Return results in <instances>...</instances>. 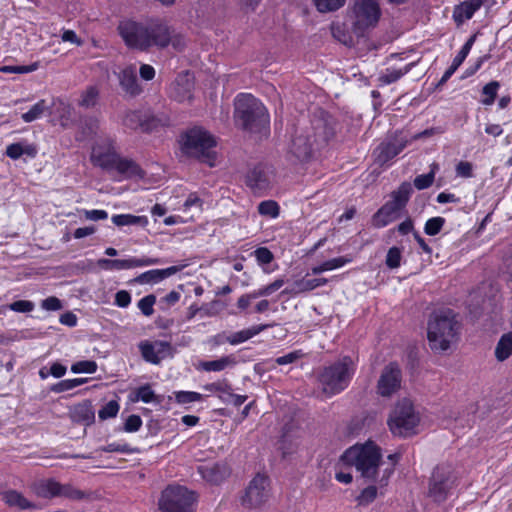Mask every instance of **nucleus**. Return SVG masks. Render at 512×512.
Here are the masks:
<instances>
[{
  "label": "nucleus",
  "instance_id": "obj_1",
  "mask_svg": "<svg viewBox=\"0 0 512 512\" xmlns=\"http://www.w3.org/2000/svg\"><path fill=\"white\" fill-rule=\"evenodd\" d=\"M117 30L125 45L139 51H149L151 48L164 49L169 45L175 50L186 46L184 35L175 31L161 18H147L140 21L123 19Z\"/></svg>",
  "mask_w": 512,
  "mask_h": 512
},
{
  "label": "nucleus",
  "instance_id": "obj_2",
  "mask_svg": "<svg viewBox=\"0 0 512 512\" xmlns=\"http://www.w3.org/2000/svg\"><path fill=\"white\" fill-rule=\"evenodd\" d=\"M342 460L348 465L355 466L363 478L375 481L381 488L388 484L393 473V468H385L382 476L377 478L383 461L380 448L372 441L350 447L342 455Z\"/></svg>",
  "mask_w": 512,
  "mask_h": 512
},
{
  "label": "nucleus",
  "instance_id": "obj_3",
  "mask_svg": "<svg viewBox=\"0 0 512 512\" xmlns=\"http://www.w3.org/2000/svg\"><path fill=\"white\" fill-rule=\"evenodd\" d=\"M356 372V363L350 356L324 366L318 373V385L326 397H332L347 389Z\"/></svg>",
  "mask_w": 512,
  "mask_h": 512
},
{
  "label": "nucleus",
  "instance_id": "obj_4",
  "mask_svg": "<svg viewBox=\"0 0 512 512\" xmlns=\"http://www.w3.org/2000/svg\"><path fill=\"white\" fill-rule=\"evenodd\" d=\"M179 142L183 155L195 158L210 167L216 166V139L207 130L201 127L191 128L181 135Z\"/></svg>",
  "mask_w": 512,
  "mask_h": 512
},
{
  "label": "nucleus",
  "instance_id": "obj_5",
  "mask_svg": "<svg viewBox=\"0 0 512 512\" xmlns=\"http://www.w3.org/2000/svg\"><path fill=\"white\" fill-rule=\"evenodd\" d=\"M460 325L451 310L440 311L428 322V341L432 350L446 351L458 340Z\"/></svg>",
  "mask_w": 512,
  "mask_h": 512
},
{
  "label": "nucleus",
  "instance_id": "obj_6",
  "mask_svg": "<svg viewBox=\"0 0 512 512\" xmlns=\"http://www.w3.org/2000/svg\"><path fill=\"white\" fill-rule=\"evenodd\" d=\"M234 120L246 131H255L269 122L265 106L253 95L241 93L234 100Z\"/></svg>",
  "mask_w": 512,
  "mask_h": 512
},
{
  "label": "nucleus",
  "instance_id": "obj_7",
  "mask_svg": "<svg viewBox=\"0 0 512 512\" xmlns=\"http://www.w3.org/2000/svg\"><path fill=\"white\" fill-rule=\"evenodd\" d=\"M381 16L380 0H353L349 10L352 31L357 36H365L377 27Z\"/></svg>",
  "mask_w": 512,
  "mask_h": 512
},
{
  "label": "nucleus",
  "instance_id": "obj_8",
  "mask_svg": "<svg viewBox=\"0 0 512 512\" xmlns=\"http://www.w3.org/2000/svg\"><path fill=\"white\" fill-rule=\"evenodd\" d=\"M313 137L308 132L298 133L292 140L291 152L300 160L307 159L313 146L326 143L333 136V128L324 119L313 121Z\"/></svg>",
  "mask_w": 512,
  "mask_h": 512
},
{
  "label": "nucleus",
  "instance_id": "obj_9",
  "mask_svg": "<svg viewBox=\"0 0 512 512\" xmlns=\"http://www.w3.org/2000/svg\"><path fill=\"white\" fill-rule=\"evenodd\" d=\"M420 415L409 399L399 401L391 411L388 426L393 435L408 437L417 433Z\"/></svg>",
  "mask_w": 512,
  "mask_h": 512
},
{
  "label": "nucleus",
  "instance_id": "obj_10",
  "mask_svg": "<svg viewBox=\"0 0 512 512\" xmlns=\"http://www.w3.org/2000/svg\"><path fill=\"white\" fill-rule=\"evenodd\" d=\"M413 192L408 182H403L397 190L390 195L387 201L373 216L372 223L376 228H382L400 217L401 211L405 208Z\"/></svg>",
  "mask_w": 512,
  "mask_h": 512
},
{
  "label": "nucleus",
  "instance_id": "obj_11",
  "mask_svg": "<svg viewBox=\"0 0 512 512\" xmlns=\"http://www.w3.org/2000/svg\"><path fill=\"white\" fill-rule=\"evenodd\" d=\"M271 497L270 481L267 476L257 474L246 487L240 498L241 506L247 510L260 511Z\"/></svg>",
  "mask_w": 512,
  "mask_h": 512
},
{
  "label": "nucleus",
  "instance_id": "obj_12",
  "mask_svg": "<svg viewBox=\"0 0 512 512\" xmlns=\"http://www.w3.org/2000/svg\"><path fill=\"white\" fill-rule=\"evenodd\" d=\"M193 493L182 486H169L159 499L160 512H192Z\"/></svg>",
  "mask_w": 512,
  "mask_h": 512
},
{
  "label": "nucleus",
  "instance_id": "obj_13",
  "mask_svg": "<svg viewBox=\"0 0 512 512\" xmlns=\"http://www.w3.org/2000/svg\"><path fill=\"white\" fill-rule=\"evenodd\" d=\"M430 132L425 130L422 133L415 134L411 139L403 136L401 133L386 138L373 151V157L377 164L384 165L396 157L411 140L419 139L422 136H428Z\"/></svg>",
  "mask_w": 512,
  "mask_h": 512
},
{
  "label": "nucleus",
  "instance_id": "obj_14",
  "mask_svg": "<svg viewBox=\"0 0 512 512\" xmlns=\"http://www.w3.org/2000/svg\"><path fill=\"white\" fill-rule=\"evenodd\" d=\"M114 139L108 136H100L92 146L90 160L94 166L111 171L119 159Z\"/></svg>",
  "mask_w": 512,
  "mask_h": 512
},
{
  "label": "nucleus",
  "instance_id": "obj_15",
  "mask_svg": "<svg viewBox=\"0 0 512 512\" xmlns=\"http://www.w3.org/2000/svg\"><path fill=\"white\" fill-rule=\"evenodd\" d=\"M402 373L396 363L384 367L377 382V394L391 397L401 388Z\"/></svg>",
  "mask_w": 512,
  "mask_h": 512
},
{
  "label": "nucleus",
  "instance_id": "obj_16",
  "mask_svg": "<svg viewBox=\"0 0 512 512\" xmlns=\"http://www.w3.org/2000/svg\"><path fill=\"white\" fill-rule=\"evenodd\" d=\"M139 350L143 359L151 364H159L163 359L171 357L173 354L172 346L166 341H141Z\"/></svg>",
  "mask_w": 512,
  "mask_h": 512
},
{
  "label": "nucleus",
  "instance_id": "obj_17",
  "mask_svg": "<svg viewBox=\"0 0 512 512\" xmlns=\"http://www.w3.org/2000/svg\"><path fill=\"white\" fill-rule=\"evenodd\" d=\"M452 484L453 480L450 476V472L443 467H437L431 478L429 493L435 501H443L448 491L451 489Z\"/></svg>",
  "mask_w": 512,
  "mask_h": 512
},
{
  "label": "nucleus",
  "instance_id": "obj_18",
  "mask_svg": "<svg viewBox=\"0 0 512 512\" xmlns=\"http://www.w3.org/2000/svg\"><path fill=\"white\" fill-rule=\"evenodd\" d=\"M153 258H129V259H99L97 264L104 270H128L136 267H144L156 264Z\"/></svg>",
  "mask_w": 512,
  "mask_h": 512
},
{
  "label": "nucleus",
  "instance_id": "obj_19",
  "mask_svg": "<svg viewBox=\"0 0 512 512\" xmlns=\"http://www.w3.org/2000/svg\"><path fill=\"white\" fill-rule=\"evenodd\" d=\"M194 88V77L189 72L180 73L170 85V96L178 102L190 101Z\"/></svg>",
  "mask_w": 512,
  "mask_h": 512
},
{
  "label": "nucleus",
  "instance_id": "obj_20",
  "mask_svg": "<svg viewBox=\"0 0 512 512\" xmlns=\"http://www.w3.org/2000/svg\"><path fill=\"white\" fill-rule=\"evenodd\" d=\"M198 472L204 480L212 484L222 482L230 471L224 463L208 462L198 466Z\"/></svg>",
  "mask_w": 512,
  "mask_h": 512
},
{
  "label": "nucleus",
  "instance_id": "obj_21",
  "mask_svg": "<svg viewBox=\"0 0 512 512\" xmlns=\"http://www.w3.org/2000/svg\"><path fill=\"white\" fill-rule=\"evenodd\" d=\"M270 326L271 325H269V324L256 325V326H252L248 329H244V330L235 332L229 336H226L224 334H219V335H217V341H218V343L228 342L231 345H237V344L243 343V342L251 339L252 337L258 335L259 333L266 330Z\"/></svg>",
  "mask_w": 512,
  "mask_h": 512
},
{
  "label": "nucleus",
  "instance_id": "obj_22",
  "mask_svg": "<svg viewBox=\"0 0 512 512\" xmlns=\"http://www.w3.org/2000/svg\"><path fill=\"white\" fill-rule=\"evenodd\" d=\"M119 82L122 89L131 96L140 94L141 87L136 76V67L133 65L125 67L119 74Z\"/></svg>",
  "mask_w": 512,
  "mask_h": 512
},
{
  "label": "nucleus",
  "instance_id": "obj_23",
  "mask_svg": "<svg viewBox=\"0 0 512 512\" xmlns=\"http://www.w3.org/2000/svg\"><path fill=\"white\" fill-rule=\"evenodd\" d=\"M123 178L126 179H142L145 176V172L140 166L131 159L119 157L114 164V169Z\"/></svg>",
  "mask_w": 512,
  "mask_h": 512
},
{
  "label": "nucleus",
  "instance_id": "obj_24",
  "mask_svg": "<svg viewBox=\"0 0 512 512\" xmlns=\"http://www.w3.org/2000/svg\"><path fill=\"white\" fill-rule=\"evenodd\" d=\"M1 498L9 507L18 510H31L36 507L33 502L16 490L9 489L3 491L1 493Z\"/></svg>",
  "mask_w": 512,
  "mask_h": 512
},
{
  "label": "nucleus",
  "instance_id": "obj_25",
  "mask_svg": "<svg viewBox=\"0 0 512 512\" xmlns=\"http://www.w3.org/2000/svg\"><path fill=\"white\" fill-rule=\"evenodd\" d=\"M481 6L482 4L479 0H463L455 6L453 18L458 24H461L472 18L474 13L479 10Z\"/></svg>",
  "mask_w": 512,
  "mask_h": 512
},
{
  "label": "nucleus",
  "instance_id": "obj_26",
  "mask_svg": "<svg viewBox=\"0 0 512 512\" xmlns=\"http://www.w3.org/2000/svg\"><path fill=\"white\" fill-rule=\"evenodd\" d=\"M235 364V357L227 355L215 360L201 361L196 368L206 372H220L233 367Z\"/></svg>",
  "mask_w": 512,
  "mask_h": 512
},
{
  "label": "nucleus",
  "instance_id": "obj_27",
  "mask_svg": "<svg viewBox=\"0 0 512 512\" xmlns=\"http://www.w3.org/2000/svg\"><path fill=\"white\" fill-rule=\"evenodd\" d=\"M6 155L13 160H17L24 155L34 158L37 155V147L27 141L12 143L6 147Z\"/></svg>",
  "mask_w": 512,
  "mask_h": 512
},
{
  "label": "nucleus",
  "instance_id": "obj_28",
  "mask_svg": "<svg viewBox=\"0 0 512 512\" xmlns=\"http://www.w3.org/2000/svg\"><path fill=\"white\" fill-rule=\"evenodd\" d=\"M476 39V35H472L467 42L463 45L459 53L456 55V57L453 59L451 66L445 71L443 74L440 83L446 82L458 69V67L463 63V61L466 59L467 55L469 54L474 42Z\"/></svg>",
  "mask_w": 512,
  "mask_h": 512
},
{
  "label": "nucleus",
  "instance_id": "obj_29",
  "mask_svg": "<svg viewBox=\"0 0 512 512\" xmlns=\"http://www.w3.org/2000/svg\"><path fill=\"white\" fill-rule=\"evenodd\" d=\"M73 421L89 424L94 421L95 413L90 401L74 405L70 410Z\"/></svg>",
  "mask_w": 512,
  "mask_h": 512
},
{
  "label": "nucleus",
  "instance_id": "obj_30",
  "mask_svg": "<svg viewBox=\"0 0 512 512\" xmlns=\"http://www.w3.org/2000/svg\"><path fill=\"white\" fill-rule=\"evenodd\" d=\"M33 491L43 498L57 497L60 493V483L53 479L40 480L34 483Z\"/></svg>",
  "mask_w": 512,
  "mask_h": 512
},
{
  "label": "nucleus",
  "instance_id": "obj_31",
  "mask_svg": "<svg viewBox=\"0 0 512 512\" xmlns=\"http://www.w3.org/2000/svg\"><path fill=\"white\" fill-rule=\"evenodd\" d=\"M247 183L252 189L262 191L269 187L270 180L263 169L255 168L249 173Z\"/></svg>",
  "mask_w": 512,
  "mask_h": 512
},
{
  "label": "nucleus",
  "instance_id": "obj_32",
  "mask_svg": "<svg viewBox=\"0 0 512 512\" xmlns=\"http://www.w3.org/2000/svg\"><path fill=\"white\" fill-rule=\"evenodd\" d=\"M352 261V258L349 256H340L336 257L327 261H324L323 263L312 267L311 272L314 275L321 274L326 271H331L334 269L341 268L345 266L346 264H349Z\"/></svg>",
  "mask_w": 512,
  "mask_h": 512
},
{
  "label": "nucleus",
  "instance_id": "obj_33",
  "mask_svg": "<svg viewBox=\"0 0 512 512\" xmlns=\"http://www.w3.org/2000/svg\"><path fill=\"white\" fill-rule=\"evenodd\" d=\"M113 224L116 226H141L146 227L148 225V218L146 216H136L132 214H117L111 218Z\"/></svg>",
  "mask_w": 512,
  "mask_h": 512
},
{
  "label": "nucleus",
  "instance_id": "obj_34",
  "mask_svg": "<svg viewBox=\"0 0 512 512\" xmlns=\"http://www.w3.org/2000/svg\"><path fill=\"white\" fill-rule=\"evenodd\" d=\"M131 402L142 401L144 403L159 402L157 396L149 384L142 385L135 389L130 395Z\"/></svg>",
  "mask_w": 512,
  "mask_h": 512
},
{
  "label": "nucleus",
  "instance_id": "obj_35",
  "mask_svg": "<svg viewBox=\"0 0 512 512\" xmlns=\"http://www.w3.org/2000/svg\"><path fill=\"white\" fill-rule=\"evenodd\" d=\"M512 354V332L501 336L495 348L497 360L504 361Z\"/></svg>",
  "mask_w": 512,
  "mask_h": 512
},
{
  "label": "nucleus",
  "instance_id": "obj_36",
  "mask_svg": "<svg viewBox=\"0 0 512 512\" xmlns=\"http://www.w3.org/2000/svg\"><path fill=\"white\" fill-rule=\"evenodd\" d=\"M315 289L313 278H302L294 281L291 286L285 288L282 294L298 295Z\"/></svg>",
  "mask_w": 512,
  "mask_h": 512
},
{
  "label": "nucleus",
  "instance_id": "obj_37",
  "mask_svg": "<svg viewBox=\"0 0 512 512\" xmlns=\"http://www.w3.org/2000/svg\"><path fill=\"white\" fill-rule=\"evenodd\" d=\"M184 213H190V219H193L195 215H199L203 210V201L197 195V193H190L185 200L182 209Z\"/></svg>",
  "mask_w": 512,
  "mask_h": 512
},
{
  "label": "nucleus",
  "instance_id": "obj_38",
  "mask_svg": "<svg viewBox=\"0 0 512 512\" xmlns=\"http://www.w3.org/2000/svg\"><path fill=\"white\" fill-rule=\"evenodd\" d=\"M122 125L130 130L145 128V118L140 111H127L122 117Z\"/></svg>",
  "mask_w": 512,
  "mask_h": 512
},
{
  "label": "nucleus",
  "instance_id": "obj_39",
  "mask_svg": "<svg viewBox=\"0 0 512 512\" xmlns=\"http://www.w3.org/2000/svg\"><path fill=\"white\" fill-rule=\"evenodd\" d=\"M413 64H408L404 68L396 69V68H390L386 69L384 73H382L379 77V81L382 84L389 85L391 83L396 82L399 80L402 76L407 74L410 69L412 68Z\"/></svg>",
  "mask_w": 512,
  "mask_h": 512
},
{
  "label": "nucleus",
  "instance_id": "obj_40",
  "mask_svg": "<svg viewBox=\"0 0 512 512\" xmlns=\"http://www.w3.org/2000/svg\"><path fill=\"white\" fill-rule=\"evenodd\" d=\"M47 109L46 101L42 99L35 103L29 111L23 113L21 117L24 122L30 123L41 118Z\"/></svg>",
  "mask_w": 512,
  "mask_h": 512
},
{
  "label": "nucleus",
  "instance_id": "obj_41",
  "mask_svg": "<svg viewBox=\"0 0 512 512\" xmlns=\"http://www.w3.org/2000/svg\"><path fill=\"white\" fill-rule=\"evenodd\" d=\"M280 207L276 201L273 200H265L259 203L258 212L260 215L269 217V218H277L279 216Z\"/></svg>",
  "mask_w": 512,
  "mask_h": 512
},
{
  "label": "nucleus",
  "instance_id": "obj_42",
  "mask_svg": "<svg viewBox=\"0 0 512 512\" xmlns=\"http://www.w3.org/2000/svg\"><path fill=\"white\" fill-rule=\"evenodd\" d=\"M204 395L194 391H176L174 392V399L178 404H189L193 402H200L204 399Z\"/></svg>",
  "mask_w": 512,
  "mask_h": 512
},
{
  "label": "nucleus",
  "instance_id": "obj_43",
  "mask_svg": "<svg viewBox=\"0 0 512 512\" xmlns=\"http://www.w3.org/2000/svg\"><path fill=\"white\" fill-rule=\"evenodd\" d=\"M346 0H313L317 10L322 13L332 12L344 6Z\"/></svg>",
  "mask_w": 512,
  "mask_h": 512
},
{
  "label": "nucleus",
  "instance_id": "obj_44",
  "mask_svg": "<svg viewBox=\"0 0 512 512\" xmlns=\"http://www.w3.org/2000/svg\"><path fill=\"white\" fill-rule=\"evenodd\" d=\"M499 86L497 81H491L483 87L482 94L484 98L481 101L482 104L489 106L494 103Z\"/></svg>",
  "mask_w": 512,
  "mask_h": 512
},
{
  "label": "nucleus",
  "instance_id": "obj_45",
  "mask_svg": "<svg viewBox=\"0 0 512 512\" xmlns=\"http://www.w3.org/2000/svg\"><path fill=\"white\" fill-rule=\"evenodd\" d=\"M98 99V90L95 87H88L81 95L79 105L85 108L93 107Z\"/></svg>",
  "mask_w": 512,
  "mask_h": 512
},
{
  "label": "nucleus",
  "instance_id": "obj_46",
  "mask_svg": "<svg viewBox=\"0 0 512 512\" xmlns=\"http://www.w3.org/2000/svg\"><path fill=\"white\" fill-rule=\"evenodd\" d=\"M119 409V403L116 400H111L99 410L98 416L101 420L114 418L117 416Z\"/></svg>",
  "mask_w": 512,
  "mask_h": 512
},
{
  "label": "nucleus",
  "instance_id": "obj_47",
  "mask_svg": "<svg viewBox=\"0 0 512 512\" xmlns=\"http://www.w3.org/2000/svg\"><path fill=\"white\" fill-rule=\"evenodd\" d=\"M97 367L98 366L95 361L83 360V361H78V362L74 363L71 366V371L76 374H78V373L92 374L97 371Z\"/></svg>",
  "mask_w": 512,
  "mask_h": 512
},
{
  "label": "nucleus",
  "instance_id": "obj_48",
  "mask_svg": "<svg viewBox=\"0 0 512 512\" xmlns=\"http://www.w3.org/2000/svg\"><path fill=\"white\" fill-rule=\"evenodd\" d=\"M444 224L445 219L443 217H432L426 221L424 231L427 235L430 236L437 235L441 231Z\"/></svg>",
  "mask_w": 512,
  "mask_h": 512
},
{
  "label": "nucleus",
  "instance_id": "obj_49",
  "mask_svg": "<svg viewBox=\"0 0 512 512\" xmlns=\"http://www.w3.org/2000/svg\"><path fill=\"white\" fill-rule=\"evenodd\" d=\"M378 486H368L366 487L365 489L362 490V492L360 493V495L357 497V501L360 505H368L370 504L371 502H373L377 495H378Z\"/></svg>",
  "mask_w": 512,
  "mask_h": 512
},
{
  "label": "nucleus",
  "instance_id": "obj_50",
  "mask_svg": "<svg viewBox=\"0 0 512 512\" xmlns=\"http://www.w3.org/2000/svg\"><path fill=\"white\" fill-rule=\"evenodd\" d=\"M401 259H402L401 249L398 247H391L387 252L385 262L389 268L395 269L401 265Z\"/></svg>",
  "mask_w": 512,
  "mask_h": 512
},
{
  "label": "nucleus",
  "instance_id": "obj_51",
  "mask_svg": "<svg viewBox=\"0 0 512 512\" xmlns=\"http://www.w3.org/2000/svg\"><path fill=\"white\" fill-rule=\"evenodd\" d=\"M162 279L160 269H153L140 274L136 278V282L140 284L158 283Z\"/></svg>",
  "mask_w": 512,
  "mask_h": 512
},
{
  "label": "nucleus",
  "instance_id": "obj_52",
  "mask_svg": "<svg viewBox=\"0 0 512 512\" xmlns=\"http://www.w3.org/2000/svg\"><path fill=\"white\" fill-rule=\"evenodd\" d=\"M284 284V279L279 278L273 281L272 283L255 290V292L258 298L270 296L274 292L278 291Z\"/></svg>",
  "mask_w": 512,
  "mask_h": 512
},
{
  "label": "nucleus",
  "instance_id": "obj_53",
  "mask_svg": "<svg viewBox=\"0 0 512 512\" xmlns=\"http://www.w3.org/2000/svg\"><path fill=\"white\" fill-rule=\"evenodd\" d=\"M203 389L209 393H220V396H225L226 393H230V385L225 381H218L209 383L203 386Z\"/></svg>",
  "mask_w": 512,
  "mask_h": 512
},
{
  "label": "nucleus",
  "instance_id": "obj_54",
  "mask_svg": "<svg viewBox=\"0 0 512 512\" xmlns=\"http://www.w3.org/2000/svg\"><path fill=\"white\" fill-rule=\"evenodd\" d=\"M155 302L156 297L154 295H147L138 301V308L145 316H150L154 312L153 306Z\"/></svg>",
  "mask_w": 512,
  "mask_h": 512
},
{
  "label": "nucleus",
  "instance_id": "obj_55",
  "mask_svg": "<svg viewBox=\"0 0 512 512\" xmlns=\"http://www.w3.org/2000/svg\"><path fill=\"white\" fill-rule=\"evenodd\" d=\"M38 68V64L34 63L31 65H21V66H2L0 67V71L3 73H18L25 74L35 71Z\"/></svg>",
  "mask_w": 512,
  "mask_h": 512
},
{
  "label": "nucleus",
  "instance_id": "obj_56",
  "mask_svg": "<svg viewBox=\"0 0 512 512\" xmlns=\"http://www.w3.org/2000/svg\"><path fill=\"white\" fill-rule=\"evenodd\" d=\"M254 256L260 265L269 264L274 259L273 253L266 247H259L254 251Z\"/></svg>",
  "mask_w": 512,
  "mask_h": 512
},
{
  "label": "nucleus",
  "instance_id": "obj_57",
  "mask_svg": "<svg viewBox=\"0 0 512 512\" xmlns=\"http://www.w3.org/2000/svg\"><path fill=\"white\" fill-rule=\"evenodd\" d=\"M35 305L33 302L28 300H18L13 303H11L8 308L12 311L19 312V313H28L33 311Z\"/></svg>",
  "mask_w": 512,
  "mask_h": 512
},
{
  "label": "nucleus",
  "instance_id": "obj_58",
  "mask_svg": "<svg viewBox=\"0 0 512 512\" xmlns=\"http://www.w3.org/2000/svg\"><path fill=\"white\" fill-rule=\"evenodd\" d=\"M59 496H63V497L73 499V500H78V499L83 498L84 493L70 485H61L60 484Z\"/></svg>",
  "mask_w": 512,
  "mask_h": 512
},
{
  "label": "nucleus",
  "instance_id": "obj_59",
  "mask_svg": "<svg viewBox=\"0 0 512 512\" xmlns=\"http://www.w3.org/2000/svg\"><path fill=\"white\" fill-rule=\"evenodd\" d=\"M433 182H434L433 173L422 174V175H418L414 179V186L418 190H424V189L429 188L433 184Z\"/></svg>",
  "mask_w": 512,
  "mask_h": 512
},
{
  "label": "nucleus",
  "instance_id": "obj_60",
  "mask_svg": "<svg viewBox=\"0 0 512 512\" xmlns=\"http://www.w3.org/2000/svg\"><path fill=\"white\" fill-rule=\"evenodd\" d=\"M142 426V419L138 415H130L124 424V430L126 432H136L138 431Z\"/></svg>",
  "mask_w": 512,
  "mask_h": 512
},
{
  "label": "nucleus",
  "instance_id": "obj_61",
  "mask_svg": "<svg viewBox=\"0 0 512 512\" xmlns=\"http://www.w3.org/2000/svg\"><path fill=\"white\" fill-rule=\"evenodd\" d=\"M303 356V353L300 350L290 352L286 355L280 356L276 358V363L278 365H287L296 362Z\"/></svg>",
  "mask_w": 512,
  "mask_h": 512
},
{
  "label": "nucleus",
  "instance_id": "obj_62",
  "mask_svg": "<svg viewBox=\"0 0 512 512\" xmlns=\"http://www.w3.org/2000/svg\"><path fill=\"white\" fill-rule=\"evenodd\" d=\"M257 298H258V296L256 295L255 290L250 293L243 294L237 300V307L241 311H244L250 306L252 300L257 299Z\"/></svg>",
  "mask_w": 512,
  "mask_h": 512
},
{
  "label": "nucleus",
  "instance_id": "obj_63",
  "mask_svg": "<svg viewBox=\"0 0 512 512\" xmlns=\"http://www.w3.org/2000/svg\"><path fill=\"white\" fill-rule=\"evenodd\" d=\"M41 307L48 311H57L62 308V303L57 297L51 296L41 302Z\"/></svg>",
  "mask_w": 512,
  "mask_h": 512
},
{
  "label": "nucleus",
  "instance_id": "obj_64",
  "mask_svg": "<svg viewBox=\"0 0 512 512\" xmlns=\"http://www.w3.org/2000/svg\"><path fill=\"white\" fill-rule=\"evenodd\" d=\"M131 303V295L126 290H120L115 295V305L126 308Z\"/></svg>",
  "mask_w": 512,
  "mask_h": 512
}]
</instances>
